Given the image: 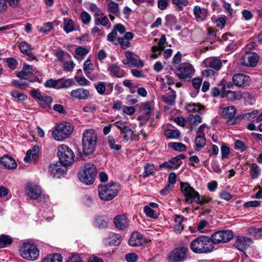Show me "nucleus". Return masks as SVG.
Segmentation results:
<instances>
[{"mask_svg":"<svg viewBox=\"0 0 262 262\" xmlns=\"http://www.w3.org/2000/svg\"><path fill=\"white\" fill-rule=\"evenodd\" d=\"M98 136L94 129L85 130L82 134V152L85 156L92 155L95 150Z\"/></svg>","mask_w":262,"mask_h":262,"instance_id":"obj_1","label":"nucleus"},{"mask_svg":"<svg viewBox=\"0 0 262 262\" xmlns=\"http://www.w3.org/2000/svg\"><path fill=\"white\" fill-rule=\"evenodd\" d=\"M190 248L195 253H207L213 250L214 246L211 237L202 235L193 240Z\"/></svg>","mask_w":262,"mask_h":262,"instance_id":"obj_2","label":"nucleus"},{"mask_svg":"<svg viewBox=\"0 0 262 262\" xmlns=\"http://www.w3.org/2000/svg\"><path fill=\"white\" fill-rule=\"evenodd\" d=\"M181 189L183 193L186 202L189 204H192L194 201L196 204H204L208 203L210 199H206L204 197L201 198L198 192L195 191L188 183L181 182Z\"/></svg>","mask_w":262,"mask_h":262,"instance_id":"obj_3","label":"nucleus"},{"mask_svg":"<svg viewBox=\"0 0 262 262\" xmlns=\"http://www.w3.org/2000/svg\"><path fill=\"white\" fill-rule=\"evenodd\" d=\"M97 173L96 165L92 162H88L81 167L78 173V177L80 182L88 185L94 183Z\"/></svg>","mask_w":262,"mask_h":262,"instance_id":"obj_4","label":"nucleus"},{"mask_svg":"<svg viewBox=\"0 0 262 262\" xmlns=\"http://www.w3.org/2000/svg\"><path fill=\"white\" fill-rule=\"evenodd\" d=\"M119 183L111 182L105 185H99L98 187L99 198L104 201L113 200L120 190Z\"/></svg>","mask_w":262,"mask_h":262,"instance_id":"obj_5","label":"nucleus"},{"mask_svg":"<svg viewBox=\"0 0 262 262\" xmlns=\"http://www.w3.org/2000/svg\"><path fill=\"white\" fill-rule=\"evenodd\" d=\"M19 252L21 256L28 260L34 261L39 256V250L37 246L30 243H25L20 247Z\"/></svg>","mask_w":262,"mask_h":262,"instance_id":"obj_6","label":"nucleus"},{"mask_svg":"<svg viewBox=\"0 0 262 262\" xmlns=\"http://www.w3.org/2000/svg\"><path fill=\"white\" fill-rule=\"evenodd\" d=\"M73 130V127L68 122L59 124L52 132L53 138L58 141L67 138Z\"/></svg>","mask_w":262,"mask_h":262,"instance_id":"obj_7","label":"nucleus"},{"mask_svg":"<svg viewBox=\"0 0 262 262\" xmlns=\"http://www.w3.org/2000/svg\"><path fill=\"white\" fill-rule=\"evenodd\" d=\"M58 156L61 164L64 166L71 164L74 161V154L66 145H61L58 148Z\"/></svg>","mask_w":262,"mask_h":262,"instance_id":"obj_8","label":"nucleus"},{"mask_svg":"<svg viewBox=\"0 0 262 262\" xmlns=\"http://www.w3.org/2000/svg\"><path fill=\"white\" fill-rule=\"evenodd\" d=\"M233 237V233L231 230H221L213 233L211 236L212 243L219 244L227 243Z\"/></svg>","mask_w":262,"mask_h":262,"instance_id":"obj_9","label":"nucleus"},{"mask_svg":"<svg viewBox=\"0 0 262 262\" xmlns=\"http://www.w3.org/2000/svg\"><path fill=\"white\" fill-rule=\"evenodd\" d=\"M195 70L189 63H182L177 69V75L180 79H190L194 75Z\"/></svg>","mask_w":262,"mask_h":262,"instance_id":"obj_10","label":"nucleus"},{"mask_svg":"<svg viewBox=\"0 0 262 262\" xmlns=\"http://www.w3.org/2000/svg\"><path fill=\"white\" fill-rule=\"evenodd\" d=\"M125 56L127 60H123L122 63L129 67H136L142 68L144 66L143 62L140 59L139 56L134 53L126 51L124 52Z\"/></svg>","mask_w":262,"mask_h":262,"instance_id":"obj_11","label":"nucleus"},{"mask_svg":"<svg viewBox=\"0 0 262 262\" xmlns=\"http://www.w3.org/2000/svg\"><path fill=\"white\" fill-rule=\"evenodd\" d=\"M258 59L259 56L257 53L247 51L241 58L240 63L242 66L254 67L256 66Z\"/></svg>","mask_w":262,"mask_h":262,"instance_id":"obj_12","label":"nucleus"},{"mask_svg":"<svg viewBox=\"0 0 262 262\" xmlns=\"http://www.w3.org/2000/svg\"><path fill=\"white\" fill-rule=\"evenodd\" d=\"M188 249L181 247L173 249L168 256V259L171 262H182L186 257V253Z\"/></svg>","mask_w":262,"mask_h":262,"instance_id":"obj_13","label":"nucleus"},{"mask_svg":"<svg viewBox=\"0 0 262 262\" xmlns=\"http://www.w3.org/2000/svg\"><path fill=\"white\" fill-rule=\"evenodd\" d=\"M115 227L119 230H125L129 227V221L125 214L116 216L113 220Z\"/></svg>","mask_w":262,"mask_h":262,"instance_id":"obj_14","label":"nucleus"},{"mask_svg":"<svg viewBox=\"0 0 262 262\" xmlns=\"http://www.w3.org/2000/svg\"><path fill=\"white\" fill-rule=\"evenodd\" d=\"M146 242L143 235L138 231L134 232L128 240V244L133 247L140 246Z\"/></svg>","mask_w":262,"mask_h":262,"instance_id":"obj_15","label":"nucleus"},{"mask_svg":"<svg viewBox=\"0 0 262 262\" xmlns=\"http://www.w3.org/2000/svg\"><path fill=\"white\" fill-rule=\"evenodd\" d=\"M251 98V95L249 92H245L242 94L240 92L227 91L223 97H226L228 100L233 101L236 100H240L243 97Z\"/></svg>","mask_w":262,"mask_h":262,"instance_id":"obj_16","label":"nucleus"},{"mask_svg":"<svg viewBox=\"0 0 262 262\" xmlns=\"http://www.w3.org/2000/svg\"><path fill=\"white\" fill-rule=\"evenodd\" d=\"M121 236L114 232H110L107 237L103 239V244L105 246H116L120 243Z\"/></svg>","mask_w":262,"mask_h":262,"instance_id":"obj_17","label":"nucleus"},{"mask_svg":"<svg viewBox=\"0 0 262 262\" xmlns=\"http://www.w3.org/2000/svg\"><path fill=\"white\" fill-rule=\"evenodd\" d=\"M0 164L8 169H15L17 167V163L14 159L8 155L0 158Z\"/></svg>","mask_w":262,"mask_h":262,"instance_id":"obj_18","label":"nucleus"},{"mask_svg":"<svg viewBox=\"0 0 262 262\" xmlns=\"http://www.w3.org/2000/svg\"><path fill=\"white\" fill-rule=\"evenodd\" d=\"M252 243V241L250 238L241 236L237 238L234 243V246L236 247L239 250L244 252Z\"/></svg>","mask_w":262,"mask_h":262,"instance_id":"obj_19","label":"nucleus"},{"mask_svg":"<svg viewBox=\"0 0 262 262\" xmlns=\"http://www.w3.org/2000/svg\"><path fill=\"white\" fill-rule=\"evenodd\" d=\"M71 96L78 100H86L90 96V92L83 88H78L72 90L70 93Z\"/></svg>","mask_w":262,"mask_h":262,"instance_id":"obj_20","label":"nucleus"},{"mask_svg":"<svg viewBox=\"0 0 262 262\" xmlns=\"http://www.w3.org/2000/svg\"><path fill=\"white\" fill-rule=\"evenodd\" d=\"M26 191L27 195L32 199H37L41 195V190L40 186L30 184L27 186Z\"/></svg>","mask_w":262,"mask_h":262,"instance_id":"obj_21","label":"nucleus"},{"mask_svg":"<svg viewBox=\"0 0 262 262\" xmlns=\"http://www.w3.org/2000/svg\"><path fill=\"white\" fill-rule=\"evenodd\" d=\"M249 77L245 74L239 73L233 75L232 80L234 84L238 87H244L247 84Z\"/></svg>","mask_w":262,"mask_h":262,"instance_id":"obj_22","label":"nucleus"},{"mask_svg":"<svg viewBox=\"0 0 262 262\" xmlns=\"http://www.w3.org/2000/svg\"><path fill=\"white\" fill-rule=\"evenodd\" d=\"M107 70L112 77L122 78L125 76V72L120 68L118 63L110 65L107 68Z\"/></svg>","mask_w":262,"mask_h":262,"instance_id":"obj_23","label":"nucleus"},{"mask_svg":"<svg viewBox=\"0 0 262 262\" xmlns=\"http://www.w3.org/2000/svg\"><path fill=\"white\" fill-rule=\"evenodd\" d=\"M19 48L23 54L26 55L30 58L31 60H36V57L32 52L31 46L26 41H22L19 43Z\"/></svg>","mask_w":262,"mask_h":262,"instance_id":"obj_24","label":"nucleus"},{"mask_svg":"<svg viewBox=\"0 0 262 262\" xmlns=\"http://www.w3.org/2000/svg\"><path fill=\"white\" fill-rule=\"evenodd\" d=\"M33 72H34V70L33 68V66L24 63L22 70L18 72L17 73L16 76L19 78L27 80L28 79L29 75L32 74Z\"/></svg>","mask_w":262,"mask_h":262,"instance_id":"obj_25","label":"nucleus"},{"mask_svg":"<svg viewBox=\"0 0 262 262\" xmlns=\"http://www.w3.org/2000/svg\"><path fill=\"white\" fill-rule=\"evenodd\" d=\"M48 171L53 177L59 178L64 173V170L61 168L60 165L57 163L51 164L48 167Z\"/></svg>","mask_w":262,"mask_h":262,"instance_id":"obj_26","label":"nucleus"},{"mask_svg":"<svg viewBox=\"0 0 262 262\" xmlns=\"http://www.w3.org/2000/svg\"><path fill=\"white\" fill-rule=\"evenodd\" d=\"M193 13L195 19L198 21H202L206 19L207 16V11L205 9H201L199 6H195Z\"/></svg>","mask_w":262,"mask_h":262,"instance_id":"obj_27","label":"nucleus"},{"mask_svg":"<svg viewBox=\"0 0 262 262\" xmlns=\"http://www.w3.org/2000/svg\"><path fill=\"white\" fill-rule=\"evenodd\" d=\"M236 113V108L232 106H226L222 108L221 116L224 118L232 119Z\"/></svg>","mask_w":262,"mask_h":262,"instance_id":"obj_28","label":"nucleus"},{"mask_svg":"<svg viewBox=\"0 0 262 262\" xmlns=\"http://www.w3.org/2000/svg\"><path fill=\"white\" fill-rule=\"evenodd\" d=\"M176 93L173 90L162 96V100L167 104L172 106L175 104Z\"/></svg>","mask_w":262,"mask_h":262,"instance_id":"obj_29","label":"nucleus"},{"mask_svg":"<svg viewBox=\"0 0 262 262\" xmlns=\"http://www.w3.org/2000/svg\"><path fill=\"white\" fill-rule=\"evenodd\" d=\"M184 217L182 215H176L174 217L175 224L173 226L174 232L177 233H180L183 230L184 227L182 222L184 220Z\"/></svg>","mask_w":262,"mask_h":262,"instance_id":"obj_30","label":"nucleus"},{"mask_svg":"<svg viewBox=\"0 0 262 262\" xmlns=\"http://www.w3.org/2000/svg\"><path fill=\"white\" fill-rule=\"evenodd\" d=\"M185 158V156L183 154L177 155V156L171 158L170 163L172 166V169H177L181 166L182 164V160Z\"/></svg>","mask_w":262,"mask_h":262,"instance_id":"obj_31","label":"nucleus"},{"mask_svg":"<svg viewBox=\"0 0 262 262\" xmlns=\"http://www.w3.org/2000/svg\"><path fill=\"white\" fill-rule=\"evenodd\" d=\"M208 67L214 71H219L222 66V62L217 58H212L208 61Z\"/></svg>","mask_w":262,"mask_h":262,"instance_id":"obj_32","label":"nucleus"},{"mask_svg":"<svg viewBox=\"0 0 262 262\" xmlns=\"http://www.w3.org/2000/svg\"><path fill=\"white\" fill-rule=\"evenodd\" d=\"M107 10L108 12L116 15L120 14L119 4L112 0H110V2L107 3Z\"/></svg>","mask_w":262,"mask_h":262,"instance_id":"obj_33","label":"nucleus"},{"mask_svg":"<svg viewBox=\"0 0 262 262\" xmlns=\"http://www.w3.org/2000/svg\"><path fill=\"white\" fill-rule=\"evenodd\" d=\"M13 241V238L10 235L2 234L0 235V248L11 245Z\"/></svg>","mask_w":262,"mask_h":262,"instance_id":"obj_34","label":"nucleus"},{"mask_svg":"<svg viewBox=\"0 0 262 262\" xmlns=\"http://www.w3.org/2000/svg\"><path fill=\"white\" fill-rule=\"evenodd\" d=\"M62 259L60 254L54 253L47 256L41 262H62Z\"/></svg>","mask_w":262,"mask_h":262,"instance_id":"obj_35","label":"nucleus"},{"mask_svg":"<svg viewBox=\"0 0 262 262\" xmlns=\"http://www.w3.org/2000/svg\"><path fill=\"white\" fill-rule=\"evenodd\" d=\"M144 171L142 173V177L143 178H147L155 173V167L153 164H150L149 163H146L144 166Z\"/></svg>","mask_w":262,"mask_h":262,"instance_id":"obj_36","label":"nucleus"},{"mask_svg":"<svg viewBox=\"0 0 262 262\" xmlns=\"http://www.w3.org/2000/svg\"><path fill=\"white\" fill-rule=\"evenodd\" d=\"M206 144V139L205 136L197 135L195 139V149L196 150H200Z\"/></svg>","mask_w":262,"mask_h":262,"instance_id":"obj_37","label":"nucleus"},{"mask_svg":"<svg viewBox=\"0 0 262 262\" xmlns=\"http://www.w3.org/2000/svg\"><path fill=\"white\" fill-rule=\"evenodd\" d=\"M73 80L72 79H63L62 78L58 79V89H67L70 88L73 84Z\"/></svg>","mask_w":262,"mask_h":262,"instance_id":"obj_38","label":"nucleus"},{"mask_svg":"<svg viewBox=\"0 0 262 262\" xmlns=\"http://www.w3.org/2000/svg\"><path fill=\"white\" fill-rule=\"evenodd\" d=\"M96 223L99 229H106L108 227V221L105 217L103 216L97 217Z\"/></svg>","mask_w":262,"mask_h":262,"instance_id":"obj_39","label":"nucleus"},{"mask_svg":"<svg viewBox=\"0 0 262 262\" xmlns=\"http://www.w3.org/2000/svg\"><path fill=\"white\" fill-rule=\"evenodd\" d=\"M74 22L72 19H67L64 18V31L69 33L73 31L74 29Z\"/></svg>","mask_w":262,"mask_h":262,"instance_id":"obj_40","label":"nucleus"},{"mask_svg":"<svg viewBox=\"0 0 262 262\" xmlns=\"http://www.w3.org/2000/svg\"><path fill=\"white\" fill-rule=\"evenodd\" d=\"M121 134H124L123 141L126 142H128L130 140L134 135L133 130L130 128V127L127 126L121 132Z\"/></svg>","mask_w":262,"mask_h":262,"instance_id":"obj_41","label":"nucleus"},{"mask_svg":"<svg viewBox=\"0 0 262 262\" xmlns=\"http://www.w3.org/2000/svg\"><path fill=\"white\" fill-rule=\"evenodd\" d=\"M164 134L168 138L177 139L179 137L180 132L178 130L167 129L164 131Z\"/></svg>","mask_w":262,"mask_h":262,"instance_id":"obj_42","label":"nucleus"},{"mask_svg":"<svg viewBox=\"0 0 262 262\" xmlns=\"http://www.w3.org/2000/svg\"><path fill=\"white\" fill-rule=\"evenodd\" d=\"M109 22V20L108 18L105 16H101V17H95V25L96 26L102 25L103 26H106Z\"/></svg>","mask_w":262,"mask_h":262,"instance_id":"obj_43","label":"nucleus"},{"mask_svg":"<svg viewBox=\"0 0 262 262\" xmlns=\"http://www.w3.org/2000/svg\"><path fill=\"white\" fill-rule=\"evenodd\" d=\"M176 24V17L172 15H167L165 17V25L167 27H171Z\"/></svg>","mask_w":262,"mask_h":262,"instance_id":"obj_44","label":"nucleus"},{"mask_svg":"<svg viewBox=\"0 0 262 262\" xmlns=\"http://www.w3.org/2000/svg\"><path fill=\"white\" fill-rule=\"evenodd\" d=\"M114 44L115 45L119 44L121 48L123 50L128 48L130 46V43L129 41L122 37L118 38L117 42L114 43Z\"/></svg>","mask_w":262,"mask_h":262,"instance_id":"obj_45","label":"nucleus"},{"mask_svg":"<svg viewBox=\"0 0 262 262\" xmlns=\"http://www.w3.org/2000/svg\"><path fill=\"white\" fill-rule=\"evenodd\" d=\"M44 85L46 88L58 89V79L55 80L51 78L50 79L47 80L45 82Z\"/></svg>","mask_w":262,"mask_h":262,"instance_id":"obj_46","label":"nucleus"},{"mask_svg":"<svg viewBox=\"0 0 262 262\" xmlns=\"http://www.w3.org/2000/svg\"><path fill=\"white\" fill-rule=\"evenodd\" d=\"M108 144L111 149L119 150L121 148V145L116 144L115 140L112 136H108Z\"/></svg>","mask_w":262,"mask_h":262,"instance_id":"obj_47","label":"nucleus"},{"mask_svg":"<svg viewBox=\"0 0 262 262\" xmlns=\"http://www.w3.org/2000/svg\"><path fill=\"white\" fill-rule=\"evenodd\" d=\"M75 80L80 86L90 85L91 84V82L84 77L76 76Z\"/></svg>","mask_w":262,"mask_h":262,"instance_id":"obj_48","label":"nucleus"},{"mask_svg":"<svg viewBox=\"0 0 262 262\" xmlns=\"http://www.w3.org/2000/svg\"><path fill=\"white\" fill-rule=\"evenodd\" d=\"M38 158V154L29 150L26 153V156L24 158V161L27 162L31 161L32 160L35 161Z\"/></svg>","mask_w":262,"mask_h":262,"instance_id":"obj_49","label":"nucleus"},{"mask_svg":"<svg viewBox=\"0 0 262 262\" xmlns=\"http://www.w3.org/2000/svg\"><path fill=\"white\" fill-rule=\"evenodd\" d=\"M259 172L260 170L257 165L255 163H253L250 169L251 176L252 177V178L256 179L258 177Z\"/></svg>","mask_w":262,"mask_h":262,"instance_id":"obj_50","label":"nucleus"},{"mask_svg":"<svg viewBox=\"0 0 262 262\" xmlns=\"http://www.w3.org/2000/svg\"><path fill=\"white\" fill-rule=\"evenodd\" d=\"M169 144L171 145V147L175 150L179 151H184L186 150V146L182 143L174 142L171 143Z\"/></svg>","mask_w":262,"mask_h":262,"instance_id":"obj_51","label":"nucleus"},{"mask_svg":"<svg viewBox=\"0 0 262 262\" xmlns=\"http://www.w3.org/2000/svg\"><path fill=\"white\" fill-rule=\"evenodd\" d=\"M6 62H7L8 67L12 70L15 69L18 64L17 60L13 57L6 58Z\"/></svg>","mask_w":262,"mask_h":262,"instance_id":"obj_52","label":"nucleus"},{"mask_svg":"<svg viewBox=\"0 0 262 262\" xmlns=\"http://www.w3.org/2000/svg\"><path fill=\"white\" fill-rule=\"evenodd\" d=\"M172 4L174 5L179 10H182L184 6L188 4V0H172Z\"/></svg>","mask_w":262,"mask_h":262,"instance_id":"obj_53","label":"nucleus"},{"mask_svg":"<svg viewBox=\"0 0 262 262\" xmlns=\"http://www.w3.org/2000/svg\"><path fill=\"white\" fill-rule=\"evenodd\" d=\"M144 212L147 217H149L153 219H156L157 217V216L155 214V211L153 210V209L150 208L149 206H144Z\"/></svg>","mask_w":262,"mask_h":262,"instance_id":"obj_54","label":"nucleus"},{"mask_svg":"<svg viewBox=\"0 0 262 262\" xmlns=\"http://www.w3.org/2000/svg\"><path fill=\"white\" fill-rule=\"evenodd\" d=\"M235 148L237 150H239L241 152H243L247 150V146L241 140H237L235 142Z\"/></svg>","mask_w":262,"mask_h":262,"instance_id":"obj_55","label":"nucleus"},{"mask_svg":"<svg viewBox=\"0 0 262 262\" xmlns=\"http://www.w3.org/2000/svg\"><path fill=\"white\" fill-rule=\"evenodd\" d=\"M258 113L257 110H254L251 112L244 114L243 118L247 120H251L256 117L258 115Z\"/></svg>","mask_w":262,"mask_h":262,"instance_id":"obj_56","label":"nucleus"},{"mask_svg":"<svg viewBox=\"0 0 262 262\" xmlns=\"http://www.w3.org/2000/svg\"><path fill=\"white\" fill-rule=\"evenodd\" d=\"M55 56L57 58L59 61L61 62H63L66 59L65 57L69 56L70 57V55L63 51V50H60L55 53Z\"/></svg>","mask_w":262,"mask_h":262,"instance_id":"obj_57","label":"nucleus"},{"mask_svg":"<svg viewBox=\"0 0 262 262\" xmlns=\"http://www.w3.org/2000/svg\"><path fill=\"white\" fill-rule=\"evenodd\" d=\"M140 108L145 111V114L146 115H150L151 104L149 102H145L142 103L140 105Z\"/></svg>","mask_w":262,"mask_h":262,"instance_id":"obj_58","label":"nucleus"},{"mask_svg":"<svg viewBox=\"0 0 262 262\" xmlns=\"http://www.w3.org/2000/svg\"><path fill=\"white\" fill-rule=\"evenodd\" d=\"M53 28V23L48 22L43 25L42 27L40 28V31L42 33H47L50 32Z\"/></svg>","mask_w":262,"mask_h":262,"instance_id":"obj_59","label":"nucleus"},{"mask_svg":"<svg viewBox=\"0 0 262 262\" xmlns=\"http://www.w3.org/2000/svg\"><path fill=\"white\" fill-rule=\"evenodd\" d=\"M11 95L17 100L23 101L25 100L26 96L23 93H19L18 91H14L11 92Z\"/></svg>","mask_w":262,"mask_h":262,"instance_id":"obj_60","label":"nucleus"},{"mask_svg":"<svg viewBox=\"0 0 262 262\" xmlns=\"http://www.w3.org/2000/svg\"><path fill=\"white\" fill-rule=\"evenodd\" d=\"M162 51L159 47L157 46H152L151 48L152 54L150 55L151 58L154 59L157 58L161 54Z\"/></svg>","mask_w":262,"mask_h":262,"instance_id":"obj_61","label":"nucleus"},{"mask_svg":"<svg viewBox=\"0 0 262 262\" xmlns=\"http://www.w3.org/2000/svg\"><path fill=\"white\" fill-rule=\"evenodd\" d=\"M75 66V64L73 61H65L63 62V70L71 72Z\"/></svg>","mask_w":262,"mask_h":262,"instance_id":"obj_62","label":"nucleus"},{"mask_svg":"<svg viewBox=\"0 0 262 262\" xmlns=\"http://www.w3.org/2000/svg\"><path fill=\"white\" fill-rule=\"evenodd\" d=\"M95 88L97 92L100 95H103L106 90L105 85L103 82H99L97 84H95Z\"/></svg>","mask_w":262,"mask_h":262,"instance_id":"obj_63","label":"nucleus"},{"mask_svg":"<svg viewBox=\"0 0 262 262\" xmlns=\"http://www.w3.org/2000/svg\"><path fill=\"white\" fill-rule=\"evenodd\" d=\"M125 259L127 262H136L138 260V256L135 253H127L125 255Z\"/></svg>","mask_w":262,"mask_h":262,"instance_id":"obj_64","label":"nucleus"}]
</instances>
